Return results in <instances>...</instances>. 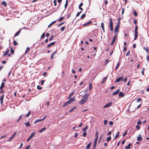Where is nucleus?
<instances>
[{
  "label": "nucleus",
  "instance_id": "nucleus-1",
  "mask_svg": "<svg viewBox=\"0 0 149 149\" xmlns=\"http://www.w3.org/2000/svg\"><path fill=\"white\" fill-rule=\"evenodd\" d=\"M89 95L90 94L88 93L84 95L83 96V99L79 102V103L80 104H84L87 101Z\"/></svg>",
  "mask_w": 149,
  "mask_h": 149
},
{
  "label": "nucleus",
  "instance_id": "nucleus-2",
  "mask_svg": "<svg viewBox=\"0 0 149 149\" xmlns=\"http://www.w3.org/2000/svg\"><path fill=\"white\" fill-rule=\"evenodd\" d=\"M120 27V22L118 21L117 25H116L114 29V34L117 35L119 30V28Z\"/></svg>",
  "mask_w": 149,
  "mask_h": 149
},
{
  "label": "nucleus",
  "instance_id": "nucleus-3",
  "mask_svg": "<svg viewBox=\"0 0 149 149\" xmlns=\"http://www.w3.org/2000/svg\"><path fill=\"white\" fill-rule=\"evenodd\" d=\"M109 26L111 30V31H113V23L111 18L109 19Z\"/></svg>",
  "mask_w": 149,
  "mask_h": 149
},
{
  "label": "nucleus",
  "instance_id": "nucleus-4",
  "mask_svg": "<svg viewBox=\"0 0 149 149\" xmlns=\"http://www.w3.org/2000/svg\"><path fill=\"white\" fill-rule=\"evenodd\" d=\"M138 26H136L135 29V37L134 38V40H136L138 37V32H137Z\"/></svg>",
  "mask_w": 149,
  "mask_h": 149
},
{
  "label": "nucleus",
  "instance_id": "nucleus-5",
  "mask_svg": "<svg viewBox=\"0 0 149 149\" xmlns=\"http://www.w3.org/2000/svg\"><path fill=\"white\" fill-rule=\"evenodd\" d=\"M36 132H33L32 134H31L29 137L27 139V142H29L33 136H34L36 134Z\"/></svg>",
  "mask_w": 149,
  "mask_h": 149
},
{
  "label": "nucleus",
  "instance_id": "nucleus-6",
  "mask_svg": "<svg viewBox=\"0 0 149 149\" xmlns=\"http://www.w3.org/2000/svg\"><path fill=\"white\" fill-rule=\"evenodd\" d=\"M117 35L114 34V36L113 37V38L112 40V41L111 43V45H112L114 44L115 42V40L117 38Z\"/></svg>",
  "mask_w": 149,
  "mask_h": 149
},
{
  "label": "nucleus",
  "instance_id": "nucleus-7",
  "mask_svg": "<svg viewBox=\"0 0 149 149\" xmlns=\"http://www.w3.org/2000/svg\"><path fill=\"white\" fill-rule=\"evenodd\" d=\"M4 96V95L3 94L1 95L0 97V101H1V105H2L3 104V98Z\"/></svg>",
  "mask_w": 149,
  "mask_h": 149
},
{
  "label": "nucleus",
  "instance_id": "nucleus-8",
  "mask_svg": "<svg viewBox=\"0 0 149 149\" xmlns=\"http://www.w3.org/2000/svg\"><path fill=\"white\" fill-rule=\"evenodd\" d=\"M112 104V103L111 102H109L107 103L104 106V108H107L108 107H109L111 106Z\"/></svg>",
  "mask_w": 149,
  "mask_h": 149
},
{
  "label": "nucleus",
  "instance_id": "nucleus-9",
  "mask_svg": "<svg viewBox=\"0 0 149 149\" xmlns=\"http://www.w3.org/2000/svg\"><path fill=\"white\" fill-rule=\"evenodd\" d=\"M75 100V98L74 97H72L69 100H68V102L69 103V104H70L73 102V101Z\"/></svg>",
  "mask_w": 149,
  "mask_h": 149
},
{
  "label": "nucleus",
  "instance_id": "nucleus-10",
  "mask_svg": "<svg viewBox=\"0 0 149 149\" xmlns=\"http://www.w3.org/2000/svg\"><path fill=\"white\" fill-rule=\"evenodd\" d=\"M123 77H118L116 80V82H119L120 80L123 81Z\"/></svg>",
  "mask_w": 149,
  "mask_h": 149
},
{
  "label": "nucleus",
  "instance_id": "nucleus-11",
  "mask_svg": "<svg viewBox=\"0 0 149 149\" xmlns=\"http://www.w3.org/2000/svg\"><path fill=\"white\" fill-rule=\"evenodd\" d=\"M9 52V49H6L5 53L3 54V55H2V56L4 57L8 55Z\"/></svg>",
  "mask_w": 149,
  "mask_h": 149
},
{
  "label": "nucleus",
  "instance_id": "nucleus-12",
  "mask_svg": "<svg viewBox=\"0 0 149 149\" xmlns=\"http://www.w3.org/2000/svg\"><path fill=\"white\" fill-rule=\"evenodd\" d=\"M92 22V21H89L88 22L84 24L83 26H88Z\"/></svg>",
  "mask_w": 149,
  "mask_h": 149
},
{
  "label": "nucleus",
  "instance_id": "nucleus-13",
  "mask_svg": "<svg viewBox=\"0 0 149 149\" xmlns=\"http://www.w3.org/2000/svg\"><path fill=\"white\" fill-rule=\"evenodd\" d=\"M57 53V50H56L54 52L52 53L51 54V59H52L54 56V55Z\"/></svg>",
  "mask_w": 149,
  "mask_h": 149
},
{
  "label": "nucleus",
  "instance_id": "nucleus-14",
  "mask_svg": "<svg viewBox=\"0 0 149 149\" xmlns=\"http://www.w3.org/2000/svg\"><path fill=\"white\" fill-rule=\"evenodd\" d=\"M120 91V90L119 89H117L116 91L114 92L113 93V95H117Z\"/></svg>",
  "mask_w": 149,
  "mask_h": 149
},
{
  "label": "nucleus",
  "instance_id": "nucleus-15",
  "mask_svg": "<svg viewBox=\"0 0 149 149\" xmlns=\"http://www.w3.org/2000/svg\"><path fill=\"white\" fill-rule=\"evenodd\" d=\"M125 94L123 93L122 92H120L118 95V96L119 97H123L125 96Z\"/></svg>",
  "mask_w": 149,
  "mask_h": 149
},
{
  "label": "nucleus",
  "instance_id": "nucleus-16",
  "mask_svg": "<svg viewBox=\"0 0 149 149\" xmlns=\"http://www.w3.org/2000/svg\"><path fill=\"white\" fill-rule=\"evenodd\" d=\"M55 42H51V43L49 44V45H48L47 46V47H50V46H51L54 45L55 44Z\"/></svg>",
  "mask_w": 149,
  "mask_h": 149
},
{
  "label": "nucleus",
  "instance_id": "nucleus-17",
  "mask_svg": "<svg viewBox=\"0 0 149 149\" xmlns=\"http://www.w3.org/2000/svg\"><path fill=\"white\" fill-rule=\"evenodd\" d=\"M16 133V132H15V133L10 138V139L8 140V141H10L13 138L14 136L15 135Z\"/></svg>",
  "mask_w": 149,
  "mask_h": 149
},
{
  "label": "nucleus",
  "instance_id": "nucleus-18",
  "mask_svg": "<svg viewBox=\"0 0 149 149\" xmlns=\"http://www.w3.org/2000/svg\"><path fill=\"white\" fill-rule=\"evenodd\" d=\"M4 86H5V84L4 82H3L2 83L1 86L0 87V90L2 89L4 87Z\"/></svg>",
  "mask_w": 149,
  "mask_h": 149
},
{
  "label": "nucleus",
  "instance_id": "nucleus-19",
  "mask_svg": "<svg viewBox=\"0 0 149 149\" xmlns=\"http://www.w3.org/2000/svg\"><path fill=\"white\" fill-rule=\"evenodd\" d=\"M131 143H129L127 146H126L125 149H129L130 148V146H131Z\"/></svg>",
  "mask_w": 149,
  "mask_h": 149
},
{
  "label": "nucleus",
  "instance_id": "nucleus-20",
  "mask_svg": "<svg viewBox=\"0 0 149 149\" xmlns=\"http://www.w3.org/2000/svg\"><path fill=\"white\" fill-rule=\"evenodd\" d=\"M21 32V30H19L15 34L14 36L16 37L18 36L20 33Z\"/></svg>",
  "mask_w": 149,
  "mask_h": 149
},
{
  "label": "nucleus",
  "instance_id": "nucleus-21",
  "mask_svg": "<svg viewBox=\"0 0 149 149\" xmlns=\"http://www.w3.org/2000/svg\"><path fill=\"white\" fill-rule=\"evenodd\" d=\"M88 126H86L84 128H83L82 130L84 132H86V131L88 129Z\"/></svg>",
  "mask_w": 149,
  "mask_h": 149
},
{
  "label": "nucleus",
  "instance_id": "nucleus-22",
  "mask_svg": "<svg viewBox=\"0 0 149 149\" xmlns=\"http://www.w3.org/2000/svg\"><path fill=\"white\" fill-rule=\"evenodd\" d=\"M46 129V128L45 127H44L42 129H41V130H40L39 131V132L41 133L43 132L44 131H45Z\"/></svg>",
  "mask_w": 149,
  "mask_h": 149
},
{
  "label": "nucleus",
  "instance_id": "nucleus-23",
  "mask_svg": "<svg viewBox=\"0 0 149 149\" xmlns=\"http://www.w3.org/2000/svg\"><path fill=\"white\" fill-rule=\"evenodd\" d=\"M137 140L138 141H141L142 140V139L140 134L139 135V136L137 137Z\"/></svg>",
  "mask_w": 149,
  "mask_h": 149
},
{
  "label": "nucleus",
  "instance_id": "nucleus-24",
  "mask_svg": "<svg viewBox=\"0 0 149 149\" xmlns=\"http://www.w3.org/2000/svg\"><path fill=\"white\" fill-rule=\"evenodd\" d=\"M104 23H102L101 24V27L102 28V29H103V30L104 32H105L104 29Z\"/></svg>",
  "mask_w": 149,
  "mask_h": 149
},
{
  "label": "nucleus",
  "instance_id": "nucleus-25",
  "mask_svg": "<svg viewBox=\"0 0 149 149\" xmlns=\"http://www.w3.org/2000/svg\"><path fill=\"white\" fill-rule=\"evenodd\" d=\"M42 121V119H37L36 120V121L34 122V124H36L37 123L41 122Z\"/></svg>",
  "mask_w": 149,
  "mask_h": 149
},
{
  "label": "nucleus",
  "instance_id": "nucleus-26",
  "mask_svg": "<svg viewBox=\"0 0 149 149\" xmlns=\"http://www.w3.org/2000/svg\"><path fill=\"white\" fill-rule=\"evenodd\" d=\"M30 49V48L29 47H27L25 52V54H26L29 51Z\"/></svg>",
  "mask_w": 149,
  "mask_h": 149
},
{
  "label": "nucleus",
  "instance_id": "nucleus-27",
  "mask_svg": "<svg viewBox=\"0 0 149 149\" xmlns=\"http://www.w3.org/2000/svg\"><path fill=\"white\" fill-rule=\"evenodd\" d=\"M89 91H91L92 88V82H90L89 85Z\"/></svg>",
  "mask_w": 149,
  "mask_h": 149
},
{
  "label": "nucleus",
  "instance_id": "nucleus-28",
  "mask_svg": "<svg viewBox=\"0 0 149 149\" xmlns=\"http://www.w3.org/2000/svg\"><path fill=\"white\" fill-rule=\"evenodd\" d=\"M107 77H104L103 78V80L101 83L102 84H103L106 81V79H107Z\"/></svg>",
  "mask_w": 149,
  "mask_h": 149
},
{
  "label": "nucleus",
  "instance_id": "nucleus-29",
  "mask_svg": "<svg viewBox=\"0 0 149 149\" xmlns=\"http://www.w3.org/2000/svg\"><path fill=\"white\" fill-rule=\"evenodd\" d=\"M91 144V142H90L86 147V149H89Z\"/></svg>",
  "mask_w": 149,
  "mask_h": 149
},
{
  "label": "nucleus",
  "instance_id": "nucleus-30",
  "mask_svg": "<svg viewBox=\"0 0 149 149\" xmlns=\"http://www.w3.org/2000/svg\"><path fill=\"white\" fill-rule=\"evenodd\" d=\"M119 133H120L119 131H118V132H117L116 134V136L115 137L114 139H116L119 136Z\"/></svg>",
  "mask_w": 149,
  "mask_h": 149
},
{
  "label": "nucleus",
  "instance_id": "nucleus-31",
  "mask_svg": "<svg viewBox=\"0 0 149 149\" xmlns=\"http://www.w3.org/2000/svg\"><path fill=\"white\" fill-rule=\"evenodd\" d=\"M143 49H144V50H145L147 53H149V50L147 48L145 47H143Z\"/></svg>",
  "mask_w": 149,
  "mask_h": 149
},
{
  "label": "nucleus",
  "instance_id": "nucleus-32",
  "mask_svg": "<svg viewBox=\"0 0 149 149\" xmlns=\"http://www.w3.org/2000/svg\"><path fill=\"white\" fill-rule=\"evenodd\" d=\"M25 125L27 127H29L31 126L29 122H27V123H25Z\"/></svg>",
  "mask_w": 149,
  "mask_h": 149
},
{
  "label": "nucleus",
  "instance_id": "nucleus-33",
  "mask_svg": "<svg viewBox=\"0 0 149 149\" xmlns=\"http://www.w3.org/2000/svg\"><path fill=\"white\" fill-rule=\"evenodd\" d=\"M68 0H66V1L65 3V9H66L67 8L68 6Z\"/></svg>",
  "mask_w": 149,
  "mask_h": 149
},
{
  "label": "nucleus",
  "instance_id": "nucleus-34",
  "mask_svg": "<svg viewBox=\"0 0 149 149\" xmlns=\"http://www.w3.org/2000/svg\"><path fill=\"white\" fill-rule=\"evenodd\" d=\"M31 114V111H29L28 113L26 114V117H28Z\"/></svg>",
  "mask_w": 149,
  "mask_h": 149
},
{
  "label": "nucleus",
  "instance_id": "nucleus-35",
  "mask_svg": "<svg viewBox=\"0 0 149 149\" xmlns=\"http://www.w3.org/2000/svg\"><path fill=\"white\" fill-rule=\"evenodd\" d=\"M69 104H70L68 102V101H67V102H66L63 105V107H65Z\"/></svg>",
  "mask_w": 149,
  "mask_h": 149
},
{
  "label": "nucleus",
  "instance_id": "nucleus-36",
  "mask_svg": "<svg viewBox=\"0 0 149 149\" xmlns=\"http://www.w3.org/2000/svg\"><path fill=\"white\" fill-rule=\"evenodd\" d=\"M86 16V15L85 14H83L81 17V19H83Z\"/></svg>",
  "mask_w": 149,
  "mask_h": 149
},
{
  "label": "nucleus",
  "instance_id": "nucleus-37",
  "mask_svg": "<svg viewBox=\"0 0 149 149\" xmlns=\"http://www.w3.org/2000/svg\"><path fill=\"white\" fill-rule=\"evenodd\" d=\"M97 142H94L93 145V149H95L96 146Z\"/></svg>",
  "mask_w": 149,
  "mask_h": 149
},
{
  "label": "nucleus",
  "instance_id": "nucleus-38",
  "mask_svg": "<svg viewBox=\"0 0 149 149\" xmlns=\"http://www.w3.org/2000/svg\"><path fill=\"white\" fill-rule=\"evenodd\" d=\"M1 3L3 4L5 7H6L7 6V3L4 1L2 2Z\"/></svg>",
  "mask_w": 149,
  "mask_h": 149
},
{
  "label": "nucleus",
  "instance_id": "nucleus-39",
  "mask_svg": "<svg viewBox=\"0 0 149 149\" xmlns=\"http://www.w3.org/2000/svg\"><path fill=\"white\" fill-rule=\"evenodd\" d=\"M74 93V92H72L71 93H70V94L69 95V96L68 97V99L70 98V97Z\"/></svg>",
  "mask_w": 149,
  "mask_h": 149
},
{
  "label": "nucleus",
  "instance_id": "nucleus-40",
  "mask_svg": "<svg viewBox=\"0 0 149 149\" xmlns=\"http://www.w3.org/2000/svg\"><path fill=\"white\" fill-rule=\"evenodd\" d=\"M13 44L15 45H18V43L15 40H14L13 41Z\"/></svg>",
  "mask_w": 149,
  "mask_h": 149
},
{
  "label": "nucleus",
  "instance_id": "nucleus-41",
  "mask_svg": "<svg viewBox=\"0 0 149 149\" xmlns=\"http://www.w3.org/2000/svg\"><path fill=\"white\" fill-rule=\"evenodd\" d=\"M111 139V137L110 136H109L107 139V142L109 141Z\"/></svg>",
  "mask_w": 149,
  "mask_h": 149
},
{
  "label": "nucleus",
  "instance_id": "nucleus-42",
  "mask_svg": "<svg viewBox=\"0 0 149 149\" xmlns=\"http://www.w3.org/2000/svg\"><path fill=\"white\" fill-rule=\"evenodd\" d=\"M45 33H44L42 34V35L41 36V39H42L44 38L45 37Z\"/></svg>",
  "mask_w": 149,
  "mask_h": 149
},
{
  "label": "nucleus",
  "instance_id": "nucleus-43",
  "mask_svg": "<svg viewBox=\"0 0 149 149\" xmlns=\"http://www.w3.org/2000/svg\"><path fill=\"white\" fill-rule=\"evenodd\" d=\"M120 65V63L119 62L117 64V65L116 67L115 68V70H117L118 68Z\"/></svg>",
  "mask_w": 149,
  "mask_h": 149
},
{
  "label": "nucleus",
  "instance_id": "nucleus-44",
  "mask_svg": "<svg viewBox=\"0 0 149 149\" xmlns=\"http://www.w3.org/2000/svg\"><path fill=\"white\" fill-rule=\"evenodd\" d=\"M22 115H21L19 117V118H18L17 120V122H18L21 119L22 117Z\"/></svg>",
  "mask_w": 149,
  "mask_h": 149
},
{
  "label": "nucleus",
  "instance_id": "nucleus-45",
  "mask_svg": "<svg viewBox=\"0 0 149 149\" xmlns=\"http://www.w3.org/2000/svg\"><path fill=\"white\" fill-rule=\"evenodd\" d=\"M10 52L12 54H14V50L12 48H11Z\"/></svg>",
  "mask_w": 149,
  "mask_h": 149
},
{
  "label": "nucleus",
  "instance_id": "nucleus-46",
  "mask_svg": "<svg viewBox=\"0 0 149 149\" xmlns=\"http://www.w3.org/2000/svg\"><path fill=\"white\" fill-rule=\"evenodd\" d=\"M65 28V26H63L61 27V28L60 29V30L61 31H64Z\"/></svg>",
  "mask_w": 149,
  "mask_h": 149
},
{
  "label": "nucleus",
  "instance_id": "nucleus-47",
  "mask_svg": "<svg viewBox=\"0 0 149 149\" xmlns=\"http://www.w3.org/2000/svg\"><path fill=\"white\" fill-rule=\"evenodd\" d=\"M76 108L75 107H73V108H72L69 111V112H72V111H73V110H74Z\"/></svg>",
  "mask_w": 149,
  "mask_h": 149
},
{
  "label": "nucleus",
  "instance_id": "nucleus-48",
  "mask_svg": "<svg viewBox=\"0 0 149 149\" xmlns=\"http://www.w3.org/2000/svg\"><path fill=\"white\" fill-rule=\"evenodd\" d=\"M65 23V22H63L59 24L58 26H57L58 27H59L60 26H61V25H63V24L64 23Z\"/></svg>",
  "mask_w": 149,
  "mask_h": 149
},
{
  "label": "nucleus",
  "instance_id": "nucleus-49",
  "mask_svg": "<svg viewBox=\"0 0 149 149\" xmlns=\"http://www.w3.org/2000/svg\"><path fill=\"white\" fill-rule=\"evenodd\" d=\"M63 19H64V17H62L58 19V21L59 22H61L63 20Z\"/></svg>",
  "mask_w": 149,
  "mask_h": 149
},
{
  "label": "nucleus",
  "instance_id": "nucleus-50",
  "mask_svg": "<svg viewBox=\"0 0 149 149\" xmlns=\"http://www.w3.org/2000/svg\"><path fill=\"white\" fill-rule=\"evenodd\" d=\"M37 88L38 90H41L42 89V87H41L39 85H38L37 86Z\"/></svg>",
  "mask_w": 149,
  "mask_h": 149
},
{
  "label": "nucleus",
  "instance_id": "nucleus-51",
  "mask_svg": "<svg viewBox=\"0 0 149 149\" xmlns=\"http://www.w3.org/2000/svg\"><path fill=\"white\" fill-rule=\"evenodd\" d=\"M82 12V11H81L79 12H78L76 15V17L79 16Z\"/></svg>",
  "mask_w": 149,
  "mask_h": 149
},
{
  "label": "nucleus",
  "instance_id": "nucleus-52",
  "mask_svg": "<svg viewBox=\"0 0 149 149\" xmlns=\"http://www.w3.org/2000/svg\"><path fill=\"white\" fill-rule=\"evenodd\" d=\"M141 123L140 120H139L137 123V124L138 125H140L141 124Z\"/></svg>",
  "mask_w": 149,
  "mask_h": 149
},
{
  "label": "nucleus",
  "instance_id": "nucleus-53",
  "mask_svg": "<svg viewBox=\"0 0 149 149\" xmlns=\"http://www.w3.org/2000/svg\"><path fill=\"white\" fill-rule=\"evenodd\" d=\"M53 3L54 6H56L57 5L56 0H54L53 1Z\"/></svg>",
  "mask_w": 149,
  "mask_h": 149
},
{
  "label": "nucleus",
  "instance_id": "nucleus-54",
  "mask_svg": "<svg viewBox=\"0 0 149 149\" xmlns=\"http://www.w3.org/2000/svg\"><path fill=\"white\" fill-rule=\"evenodd\" d=\"M127 132V131L126 130L125 131V132L123 133V136H125L126 135Z\"/></svg>",
  "mask_w": 149,
  "mask_h": 149
},
{
  "label": "nucleus",
  "instance_id": "nucleus-55",
  "mask_svg": "<svg viewBox=\"0 0 149 149\" xmlns=\"http://www.w3.org/2000/svg\"><path fill=\"white\" fill-rule=\"evenodd\" d=\"M86 135L87 133L86 132H84L83 134V136L84 137H85L86 136Z\"/></svg>",
  "mask_w": 149,
  "mask_h": 149
},
{
  "label": "nucleus",
  "instance_id": "nucleus-56",
  "mask_svg": "<svg viewBox=\"0 0 149 149\" xmlns=\"http://www.w3.org/2000/svg\"><path fill=\"white\" fill-rule=\"evenodd\" d=\"M134 16H136L137 15V13L135 11H134Z\"/></svg>",
  "mask_w": 149,
  "mask_h": 149
},
{
  "label": "nucleus",
  "instance_id": "nucleus-57",
  "mask_svg": "<svg viewBox=\"0 0 149 149\" xmlns=\"http://www.w3.org/2000/svg\"><path fill=\"white\" fill-rule=\"evenodd\" d=\"M31 146L30 145H29L27 146L24 149H29L30 147Z\"/></svg>",
  "mask_w": 149,
  "mask_h": 149
},
{
  "label": "nucleus",
  "instance_id": "nucleus-58",
  "mask_svg": "<svg viewBox=\"0 0 149 149\" xmlns=\"http://www.w3.org/2000/svg\"><path fill=\"white\" fill-rule=\"evenodd\" d=\"M130 55V51L129 50L126 53V56H129Z\"/></svg>",
  "mask_w": 149,
  "mask_h": 149
},
{
  "label": "nucleus",
  "instance_id": "nucleus-59",
  "mask_svg": "<svg viewBox=\"0 0 149 149\" xmlns=\"http://www.w3.org/2000/svg\"><path fill=\"white\" fill-rule=\"evenodd\" d=\"M54 36H52L51 37V38H49V41H51V40H52L54 38Z\"/></svg>",
  "mask_w": 149,
  "mask_h": 149
},
{
  "label": "nucleus",
  "instance_id": "nucleus-60",
  "mask_svg": "<svg viewBox=\"0 0 149 149\" xmlns=\"http://www.w3.org/2000/svg\"><path fill=\"white\" fill-rule=\"evenodd\" d=\"M56 22V20H55V21H54L53 22H52L51 23H50V24L51 25H52L53 24H54V23H55Z\"/></svg>",
  "mask_w": 149,
  "mask_h": 149
},
{
  "label": "nucleus",
  "instance_id": "nucleus-61",
  "mask_svg": "<svg viewBox=\"0 0 149 149\" xmlns=\"http://www.w3.org/2000/svg\"><path fill=\"white\" fill-rule=\"evenodd\" d=\"M95 136L96 137L98 138V132L97 131L96 132Z\"/></svg>",
  "mask_w": 149,
  "mask_h": 149
},
{
  "label": "nucleus",
  "instance_id": "nucleus-62",
  "mask_svg": "<svg viewBox=\"0 0 149 149\" xmlns=\"http://www.w3.org/2000/svg\"><path fill=\"white\" fill-rule=\"evenodd\" d=\"M98 137H95V141H94V142H97V140H98Z\"/></svg>",
  "mask_w": 149,
  "mask_h": 149
},
{
  "label": "nucleus",
  "instance_id": "nucleus-63",
  "mask_svg": "<svg viewBox=\"0 0 149 149\" xmlns=\"http://www.w3.org/2000/svg\"><path fill=\"white\" fill-rule=\"evenodd\" d=\"M136 128L137 129L139 130L140 129V127L139 125H137L136 126Z\"/></svg>",
  "mask_w": 149,
  "mask_h": 149
},
{
  "label": "nucleus",
  "instance_id": "nucleus-64",
  "mask_svg": "<svg viewBox=\"0 0 149 149\" xmlns=\"http://www.w3.org/2000/svg\"><path fill=\"white\" fill-rule=\"evenodd\" d=\"M141 98H138L137 99V100H136V102H140L141 101Z\"/></svg>",
  "mask_w": 149,
  "mask_h": 149
}]
</instances>
